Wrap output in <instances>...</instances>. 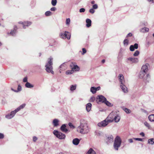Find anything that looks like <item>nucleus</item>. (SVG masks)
Listing matches in <instances>:
<instances>
[{
	"label": "nucleus",
	"instance_id": "obj_1",
	"mask_svg": "<svg viewBox=\"0 0 154 154\" xmlns=\"http://www.w3.org/2000/svg\"><path fill=\"white\" fill-rule=\"evenodd\" d=\"M78 131L83 134H87L89 131L86 121L84 119H81L80 122V125L77 128Z\"/></svg>",
	"mask_w": 154,
	"mask_h": 154
},
{
	"label": "nucleus",
	"instance_id": "obj_2",
	"mask_svg": "<svg viewBox=\"0 0 154 154\" xmlns=\"http://www.w3.org/2000/svg\"><path fill=\"white\" fill-rule=\"evenodd\" d=\"M108 118L110 122H112L114 121L115 122H118L120 119V116L118 113V112L116 111H112L109 115Z\"/></svg>",
	"mask_w": 154,
	"mask_h": 154
},
{
	"label": "nucleus",
	"instance_id": "obj_3",
	"mask_svg": "<svg viewBox=\"0 0 154 154\" xmlns=\"http://www.w3.org/2000/svg\"><path fill=\"white\" fill-rule=\"evenodd\" d=\"M26 105V104L25 103H23L20 105L14 110L11 111L10 113L6 115L5 116V118L8 119H12L16 113L20 111L21 109L24 108Z\"/></svg>",
	"mask_w": 154,
	"mask_h": 154
},
{
	"label": "nucleus",
	"instance_id": "obj_4",
	"mask_svg": "<svg viewBox=\"0 0 154 154\" xmlns=\"http://www.w3.org/2000/svg\"><path fill=\"white\" fill-rule=\"evenodd\" d=\"M53 59L50 57L48 59V62L45 65V70L48 73H51L52 74H54V72L53 70Z\"/></svg>",
	"mask_w": 154,
	"mask_h": 154
},
{
	"label": "nucleus",
	"instance_id": "obj_5",
	"mask_svg": "<svg viewBox=\"0 0 154 154\" xmlns=\"http://www.w3.org/2000/svg\"><path fill=\"white\" fill-rule=\"evenodd\" d=\"M122 140L120 137L117 136L115 139L114 143V147L115 150H118L120 146Z\"/></svg>",
	"mask_w": 154,
	"mask_h": 154
},
{
	"label": "nucleus",
	"instance_id": "obj_6",
	"mask_svg": "<svg viewBox=\"0 0 154 154\" xmlns=\"http://www.w3.org/2000/svg\"><path fill=\"white\" fill-rule=\"evenodd\" d=\"M139 77L140 79H143L144 81L148 82L150 79V76L149 74L141 71L139 73Z\"/></svg>",
	"mask_w": 154,
	"mask_h": 154
},
{
	"label": "nucleus",
	"instance_id": "obj_7",
	"mask_svg": "<svg viewBox=\"0 0 154 154\" xmlns=\"http://www.w3.org/2000/svg\"><path fill=\"white\" fill-rule=\"evenodd\" d=\"M108 116L106 119L102 121V122L98 123L97 125L100 127H104L107 126L110 122Z\"/></svg>",
	"mask_w": 154,
	"mask_h": 154
},
{
	"label": "nucleus",
	"instance_id": "obj_8",
	"mask_svg": "<svg viewBox=\"0 0 154 154\" xmlns=\"http://www.w3.org/2000/svg\"><path fill=\"white\" fill-rule=\"evenodd\" d=\"M53 133L57 137L60 139H64L66 137L65 134L57 130H54Z\"/></svg>",
	"mask_w": 154,
	"mask_h": 154
},
{
	"label": "nucleus",
	"instance_id": "obj_9",
	"mask_svg": "<svg viewBox=\"0 0 154 154\" xmlns=\"http://www.w3.org/2000/svg\"><path fill=\"white\" fill-rule=\"evenodd\" d=\"M60 36L61 38L70 39L71 37V34L67 31H65L64 32H61L60 34Z\"/></svg>",
	"mask_w": 154,
	"mask_h": 154
},
{
	"label": "nucleus",
	"instance_id": "obj_10",
	"mask_svg": "<svg viewBox=\"0 0 154 154\" xmlns=\"http://www.w3.org/2000/svg\"><path fill=\"white\" fill-rule=\"evenodd\" d=\"M70 67L72 69L74 72L75 71H79V67L74 63L72 62L70 65Z\"/></svg>",
	"mask_w": 154,
	"mask_h": 154
},
{
	"label": "nucleus",
	"instance_id": "obj_11",
	"mask_svg": "<svg viewBox=\"0 0 154 154\" xmlns=\"http://www.w3.org/2000/svg\"><path fill=\"white\" fill-rule=\"evenodd\" d=\"M18 23L20 24H22L23 26V28L24 29H26V26L28 27L30 26L32 24V23L30 21H26L24 22H22V21H20L18 22Z\"/></svg>",
	"mask_w": 154,
	"mask_h": 154
},
{
	"label": "nucleus",
	"instance_id": "obj_12",
	"mask_svg": "<svg viewBox=\"0 0 154 154\" xmlns=\"http://www.w3.org/2000/svg\"><path fill=\"white\" fill-rule=\"evenodd\" d=\"M97 99L98 100L99 102L104 103L106 100V98L102 95H99L97 96Z\"/></svg>",
	"mask_w": 154,
	"mask_h": 154
},
{
	"label": "nucleus",
	"instance_id": "obj_13",
	"mask_svg": "<svg viewBox=\"0 0 154 154\" xmlns=\"http://www.w3.org/2000/svg\"><path fill=\"white\" fill-rule=\"evenodd\" d=\"M113 137L112 135L108 136L106 138V141L107 144L112 143L113 142Z\"/></svg>",
	"mask_w": 154,
	"mask_h": 154
},
{
	"label": "nucleus",
	"instance_id": "obj_14",
	"mask_svg": "<svg viewBox=\"0 0 154 154\" xmlns=\"http://www.w3.org/2000/svg\"><path fill=\"white\" fill-rule=\"evenodd\" d=\"M100 87L98 86L97 88L94 87H92L90 89V91L93 94H94L97 91L100 90Z\"/></svg>",
	"mask_w": 154,
	"mask_h": 154
},
{
	"label": "nucleus",
	"instance_id": "obj_15",
	"mask_svg": "<svg viewBox=\"0 0 154 154\" xmlns=\"http://www.w3.org/2000/svg\"><path fill=\"white\" fill-rule=\"evenodd\" d=\"M149 66V64L148 63H146L145 65L143 66L142 67L141 71L147 73L148 70V66Z\"/></svg>",
	"mask_w": 154,
	"mask_h": 154
},
{
	"label": "nucleus",
	"instance_id": "obj_16",
	"mask_svg": "<svg viewBox=\"0 0 154 154\" xmlns=\"http://www.w3.org/2000/svg\"><path fill=\"white\" fill-rule=\"evenodd\" d=\"M127 60L132 63H137L138 62V59L137 58L130 57L128 58Z\"/></svg>",
	"mask_w": 154,
	"mask_h": 154
},
{
	"label": "nucleus",
	"instance_id": "obj_17",
	"mask_svg": "<svg viewBox=\"0 0 154 154\" xmlns=\"http://www.w3.org/2000/svg\"><path fill=\"white\" fill-rule=\"evenodd\" d=\"M119 79L120 82L121 84H125V81L124 79V77L122 74H120L118 77Z\"/></svg>",
	"mask_w": 154,
	"mask_h": 154
},
{
	"label": "nucleus",
	"instance_id": "obj_18",
	"mask_svg": "<svg viewBox=\"0 0 154 154\" xmlns=\"http://www.w3.org/2000/svg\"><path fill=\"white\" fill-rule=\"evenodd\" d=\"M66 68V63H64L61 64L59 67L60 72L61 73V71L65 70Z\"/></svg>",
	"mask_w": 154,
	"mask_h": 154
},
{
	"label": "nucleus",
	"instance_id": "obj_19",
	"mask_svg": "<svg viewBox=\"0 0 154 154\" xmlns=\"http://www.w3.org/2000/svg\"><path fill=\"white\" fill-rule=\"evenodd\" d=\"M138 48V45L137 43H135L134 45H131L130 47V50L131 51H133L134 50V49H137Z\"/></svg>",
	"mask_w": 154,
	"mask_h": 154
},
{
	"label": "nucleus",
	"instance_id": "obj_20",
	"mask_svg": "<svg viewBox=\"0 0 154 154\" xmlns=\"http://www.w3.org/2000/svg\"><path fill=\"white\" fill-rule=\"evenodd\" d=\"M16 26L14 27V30H11L10 33L8 32L7 34L8 35H11L12 36H14L17 33Z\"/></svg>",
	"mask_w": 154,
	"mask_h": 154
},
{
	"label": "nucleus",
	"instance_id": "obj_21",
	"mask_svg": "<svg viewBox=\"0 0 154 154\" xmlns=\"http://www.w3.org/2000/svg\"><path fill=\"white\" fill-rule=\"evenodd\" d=\"M125 84H121L120 87L123 91L124 93H127L128 91V88L124 85Z\"/></svg>",
	"mask_w": 154,
	"mask_h": 154
},
{
	"label": "nucleus",
	"instance_id": "obj_22",
	"mask_svg": "<svg viewBox=\"0 0 154 154\" xmlns=\"http://www.w3.org/2000/svg\"><path fill=\"white\" fill-rule=\"evenodd\" d=\"M59 120L58 119H55L52 122V124L54 127H57L59 125Z\"/></svg>",
	"mask_w": 154,
	"mask_h": 154
},
{
	"label": "nucleus",
	"instance_id": "obj_23",
	"mask_svg": "<svg viewBox=\"0 0 154 154\" xmlns=\"http://www.w3.org/2000/svg\"><path fill=\"white\" fill-rule=\"evenodd\" d=\"M66 125L65 124L63 125L60 127L61 130L63 132L66 133L68 131V130L66 128Z\"/></svg>",
	"mask_w": 154,
	"mask_h": 154
},
{
	"label": "nucleus",
	"instance_id": "obj_24",
	"mask_svg": "<svg viewBox=\"0 0 154 154\" xmlns=\"http://www.w3.org/2000/svg\"><path fill=\"white\" fill-rule=\"evenodd\" d=\"M80 142V140L77 138H75L74 139L72 140V143L75 146H77L79 144Z\"/></svg>",
	"mask_w": 154,
	"mask_h": 154
},
{
	"label": "nucleus",
	"instance_id": "obj_25",
	"mask_svg": "<svg viewBox=\"0 0 154 154\" xmlns=\"http://www.w3.org/2000/svg\"><path fill=\"white\" fill-rule=\"evenodd\" d=\"M86 154H97L95 151L92 148H90L88 150Z\"/></svg>",
	"mask_w": 154,
	"mask_h": 154
},
{
	"label": "nucleus",
	"instance_id": "obj_26",
	"mask_svg": "<svg viewBox=\"0 0 154 154\" xmlns=\"http://www.w3.org/2000/svg\"><path fill=\"white\" fill-rule=\"evenodd\" d=\"M86 26L87 27H89L91 26V21L89 19H87L86 20Z\"/></svg>",
	"mask_w": 154,
	"mask_h": 154
},
{
	"label": "nucleus",
	"instance_id": "obj_27",
	"mask_svg": "<svg viewBox=\"0 0 154 154\" xmlns=\"http://www.w3.org/2000/svg\"><path fill=\"white\" fill-rule=\"evenodd\" d=\"M91 104L90 103H89L87 104L86 105V109L88 112H89L91 109Z\"/></svg>",
	"mask_w": 154,
	"mask_h": 154
},
{
	"label": "nucleus",
	"instance_id": "obj_28",
	"mask_svg": "<svg viewBox=\"0 0 154 154\" xmlns=\"http://www.w3.org/2000/svg\"><path fill=\"white\" fill-rule=\"evenodd\" d=\"M25 86L26 88H32L34 87V85L29 82H27L25 85Z\"/></svg>",
	"mask_w": 154,
	"mask_h": 154
},
{
	"label": "nucleus",
	"instance_id": "obj_29",
	"mask_svg": "<svg viewBox=\"0 0 154 154\" xmlns=\"http://www.w3.org/2000/svg\"><path fill=\"white\" fill-rule=\"evenodd\" d=\"M149 120L151 122H154V114L150 115L148 117Z\"/></svg>",
	"mask_w": 154,
	"mask_h": 154
},
{
	"label": "nucleus",
	"instance_id": "obj_30",
	"mask_svg": "<svg viewBox=\"0 0 154 154\" xmlns=\"http://www.w3.org/2000/svg\"><path fill=\"white\" fill-rule=\"evenodd\" d=\"M76 88V85H72L70 86V90L72 91H73L75 90Z\"/></svg>",
	"mask_w": 154,
	"mask_h": 154
},
{
	"label": "nucleus",
	"instance_id": "obj_31",
	"mask_svg": "<svg viewBox=\"0 0 154 154\" xmlns=\"http://www.w3.org/2000/svg\"><path fill=\"white\" fill-rule=\"evenodd\" d=\"M148 143L151 144L153 145L154 144V138H151L148 140Z\"/></svg>",
	"mask_w": 154,
	"mask_h": 154
},
{
	"label": "nucleus",
	"instance_id": "obj_32",
	"mask_svg": "<svg viewBox=\"0 0 154 154\" xmlns=\"http://www.w3.org/2000/svg\"><path fill=\"white\" fill-rule=\"evenodd\" d=\"M123 110L127 114H129L131 113V110L126 108H123Z\"/></svg>",
	"mask_w": 154,
	"mask_h": 154
},
{
	"label": "nucleus",
	"instance_id": "obj_33",
	"mask_svg": "<svg viewBox=\"0 0 154 154\" xmlns=\"http://www.w3.org/2000/svg\"><path fill=\"white\" fill-rule=\"evenodd\" d=\"M71 20L69 18H66V24L67 26H69Z\"/></svg>",
	"mask_w": 154,
	"mask_h": 154
},
{
	"label": "nucleus",
	"instance_id": "obj_34",
	"mask_svg": "<svg viewBox=\"0 0 154 154\" xmlns=\"http://www.w3.org/2000/svg\"><path fill=\"white\" fill-rule=\"evenodd\" d=\"M125 46H127L129 44V41L127 39H125L123 42Z\"/></svg>",
	"mask_w": 154,
	"mask_h": 154
},
{
	"label": "nucleus",
	"instance_id": "obj_35",
	"mask_svg": "<svg viewBox=\"0 0 154 154\" xmlns=\"http://www.w3.org/2000/svg\"><path fill=\"white\" fill-rule=\"evenodd\" d=\"M73 72H74L72 69L70 70H68L66 71V75H70L72 74L73 73Z\"/></svg>",
	"mask_w": 154,
	"mask_h": 154
},
{
	"label": "nucleus",
	"instance_id": "obj_36",
	"mask_svg": "<svg viewBox=\"0 0 154 154\" xmlns=\"http://www.w3.org/2000/svg\"><path fill=\"white\" fill-rule=\"evenodd\" d=\"M45 15L46 16H50L52 15V13L50 11H48L45 12Z\"/></svg>",
	"mask_w": 154,
	"mask_h": 154
},
{
	"label": "nucleus",
	"instance_id": "obj_37",
	"mask_svg": "<svg viewBox=\"0 0 154 154\" xmlns=\"http://www.w3.org/2000/svg\"><path fill=\"white\" fill-rule=\"evenodd\" d=\"M144 125H145L147 127L148 129H149L151 128V126L149 123L147 122H144Z\"/></svg>",
	"mask_w": 154,
	"mask_h": 154
},
{
	"label": "nucleus",
	"instance_id": "obj_38",
	"mask_svg": "<svg viewBox=\"0 0 154 154\" xmlns=\"http://www.w3.org/2000/svg\"><path fill=\"white\" fill-rule=\"evenodd\" d=\"M57 3V0H52L51 3L53 6H55L56 5Z\"/></svg>",
	"mask_w": 154,
	"mask_h": 154
},
{
	"label": "nucleus",
	"instance_id": "obj_39",
	"mask_svg": "<svg viewBox=\"0 0 154 154\" xmlns=\"http://www.w3.org/2000/svg\"><path fill=\"white\" fill-rule=\"evenodd\" d=\"M22 90V87L20 85H19L18 86L17 90L16 91H17V92L21 91Z\"/></svg>",
	"mask_w": 154,
	"mask_h": 154
},
{
	"label": "nucleus",
	"instance_id": "obj_40",
	"mask_svg": "<svg viewBox=\"0 0 154 154\" xmlns=\"http://www.w3.org/2000/svg\"><path fill=\"white\" fill-rule=\"evenodd\" d=\"M139 54V52L137 50L133 54V56L134 57L138 56Z\"/></svg>",
	"mask_w": 154,
	"mask_h": 154
},
{
	"label": "nucleus",
	"instance_id": "obj_41",
	"mask_svg": "<svg viewBox=\"0 0 154 154\" xmlns=\"http://www.w3.org/2000/svg\"><path fill=\"white\" fill-rule=\"evenodd\" d=\"M104 103H105L108 106H111V103H110L109 101H107L106 100V101H105Z\"/></svg>",
	"mask_w": 154,
	"mask_h": 154
},
{
	"label": "nucleus",
	"instance_id": "obj_42",
	"mask_svg": "<svg viewBox=\"0 0 154 154\" xmlns=\"http://www.w3.org/2000/svg\"><path fill=\"white\" fill-rule=\"evenodd\" d=\"M98 8V6L97 4H94L92 6V8L94 9H97Z\"/></svg>",
	"mask_w": 154,
	"mask_h": 154
},
{
	"label": "nucleus",
	"instance_id": "obj_43",
	"mask_svg": "<svg viewBox=\"0 0 154 154\" xmlns=\"http://www.w3.org/2000/svg\"><path fill=\"white\" fill-rule=\"evenodd\" d=\"M68 125L70 128H75V127L71 123H69Z\"/></svg>",
	"mask_w": 154,
	"mask_h": 154
},
{
	"label": "nucleus",
	"instance_id": "obj_44",
	"mask_svg": "<svg viewBox=\"0 0 154 154\" xmlns=\"http://www.w3.org/2000/svg\"><path fill=\"white\" fill-rule=\"evenodd\" d=\"M94 9L93 8H91L89 10V12L92 14H94L95 12Z\"/></svg>",
	"mask_w": 154,
	"mask_h": 154
},
{
	"label": "nucleus",
	"instance_id": "obj_45",
	"mask_svg": "<svg viewBox=\"0 0 154 154\" xmlns=\"http://www.w3.org/2000/svg\"><path fill=\"white\" fill-rule=\"evenodd\" d=\"M85 11V9L84 8H81L79 10V12L80 13L84 12Z\"/></svg>",
	"mask_w": 154,
	"mask_h": 154
},
{
	"label": "nucleus",
	"instance_id": "obj_46",
	"mask_svg": "<svg viewBox=\"0 0 154 154\" xmlns=\"http://www.w3.org/2000/svg\"><path fill=\"white\" fill-rule=\"evenodd\" d=\"M82 55H84L85 54L86 52V49L85 48H83L82 49Z\"/></svg>",
	"mask_w": 154,
	"mask_h": 154
},
{
	"label": "nucleus",
	"instance_id": "obj_47",
	"mask_svg": "<svg viewBox=\"0 0 154 154\" xmlns=\"http://www.w3.org/2000/svg\"><path fill=\"white\" fill-rule=\"evenodd\" d=\"M133 139H135V140H138L139 141H143V139L142 138H133Z\"/></svg>",
	"mask_w": 154,
	"mask_h": 154
},
{
	"label": "nucleus",
	"instance_id": "obj_48",
	"mask_svg": "<svg viewBox=\"0 0 154 154\" xmlns=\"http://www.w3.org/2000/svg\"><path fill=\"white\" fill-rule=\"evenodd\" d=\"M23 81L24 82H27V77H25L24 78L23 80Z\"/></svg>",
	"mask_w": 154,
	"mask_h": 154
},
{
	"label": "nucleus",
	"instance_id": "obj_49",
	"mask_svg": "<svg viewBox=\"0 0 154 154\" xmlns=\"http://www.w3.org/2000/svg\"><path fill=\"white\" fill-rule=\"evenodd\" d=\"M145 30L144 29V27L142 28L141 29H140V31L141 32L145 33Z\"/></svg>",
	"mask_w": 154,
	"mask_h": 154
},
{
	"label": "nucleus",
	"instance_id": "obj_50",
	"mask_svg": "<svg viewBox=\"0 0 154 154\" xmlns=\"http://www.w3.org/2000/svg\"><path fill=\"white\" fill-rule=\"evenodd\" d=\"M50 10L51 11H55L56 10V8L55 7H53L52 8H51Z\"/></svg>",
	"mask_w": 154,
	"mask_h": 154
},
{
	"label": "nucleus",
	"instance_id": "obj_51",
	"mask_svg": "<svg viewBox=\"0 0 154 154\" xmlns=\"http://www.w3.org/2000/svg\"><path fill=\"white\" fill-rule=\"evenodd\" d=\"M37 139V138L35 136H34L33 137V140L34 142H35Z\"/></svg>",
	"mask_w": 154,
	"mask_h": 154
},
{
	"label": "nucleus",
	"instance_id": "obj_52",
	"mask_svg": "<svg viewBox=\"0 0 154 154\" xmlns=\"http://www.w3.org/2000/svg\"><path fill=\"white\" fill-rule=\"evenodd\" d=\"M148 2H149L150 4L154 3V0H147Z\"/></svg>",
	"mask_w": 154,
	"mask_h": 154
},
{
	"label": "nucleus",
	"instance_id": "obj_53",
	"mask_svg": "<svg viewBox=\"0 0 154 154\" xmlns=\"http://www.w3.org/2000/svg\"><path fill=\"white\" fill-rule=\"evenodd\" d=\"M4 137V134L2 133H0V139H2Z\"/></svg>",
	"mask_w": 154,
	"mask_h": 154
},
{
	"label": "nucleus",
	"instance_id": "obj_54",
	"mask_svg": "<svg viewBox=\"0 0 154 154\" xmlns=\"http://www.w3.org/2000/svg\"><path fill=\"white\" fill-rule=\"evenodd\" d=\"M95 100V98L94 97H92L90 99V101H93Z\"/></svg>",
	"mask_w": 154,
	"mask_h": 154
},
{
	"label": "nucleus",
	"instance_id": "obj_55",
	"mask_svg": "<svg viewBox=\"0 0 154 154\" xmlns=\"http://www.w3.org/2000/svg\"><path fill=\"white\" fill-rule=\"evenodd\" d=\"M144 29L145 30V32H147L149 31V29L148 28L144 27Z\"/></svg>",
	"mask_w": 154,
	"mask_h": 154
},
{
	"label": "nucleus",
	"instance_id": "obj_56",
	"mask_svg": "<svg viewBox=\"0 0 154 154\" xmlns=\"http://www.w3.org/2000/svg\"><path fill=\"white\" fill-rule=\"evenodd\" d=\"M128 141L130 143H132L133 142L132 139H130L128 140Z\"/></svg>",
	"mask_w": 154,
	"mask_h": 154
},
{
	"label": "nucleus",
	"instance_id": "obj_57",
	"mask_svg": "<svg viewBox=\"0 0 154 154\" xmlns=\"http://www.w3.org/2000/svg\"><path fill=\"white\" fill-rule=\"evenodd\" d=\"M142 24L144 26H146L147 24V23L146 21H144L143 23Z\"/></svg>",
	"mask_w": 154,
	"mask_h": 154
},
{
	"label": "nucleus",
	"instance_id": "obj_58",
	"mask_svg": "<svg viewBox=\"0 0 154 154\" xmlns=\"http://www.w3.org/2000/svg\"><path fill=\"white\" fill-rule=\"evenodd\" d=\"M140 135L142 137H143L145 136V134L144 133L142 132L140 133Z\"/></svg>",
	"mask_w": 154,
	"mask_h": 154
},
{
	"label": "nucleus",
	"instance_id": "obj_59",
	"mask_svg": "<svg viewBox=\"0 0 154 154\" xmlns=\"http://www.w3.org/2000/svg\"><path fill=\"white\" fill-rule=\"evenodd\" d=\"M132 35V34L131 33H129L127 35V37H128V36H131Z\"/></svg>",
	"mask_w": 154,
	"mask_h": 154
},
{
	"label": "nucleus",
	"instance_id": "obj_60",
	"mask_svg": "<svg viewBox=\"0 0 154 154\" xmlns=\"http://www.w3.org/2000/svg\"><path fill=\"white\" fill-rule=\"evenodd\" d=\"M11 89L12 91H14V92H17V91H16V90L12 88H11Z\"/></svg>",
	"mask_w": 154,
	"mask_h": 154
},
{
	"label": "nucleus",
	"instance_id": "obj_61",
	"mask_svg": "<svg viewBox=\"0 0 154 154\" xmlns=\"http://www.w3.org/2000/svg\"><path fill=\"white\" fill-rule=\"evenodd\" d=\"M96 134L97 135H100V132H96Z\"/></svg>",
	"mask_w": 154,
	"mask_h": 154
},
{
	"label": "nucleus",
	"instance_id": "obj_62",
	"mask_svg": "<svg viewBox=\"0 0 154 154\" xmlns=\"http://www.w3.org/2000/svg\"><path fill=\"white\" fill-rule=\"evenodd\" d=\"M95 3V2L94 1H92L91 2V3L92 4H94Z\"/></svg>",
	"mask_w": 154,
	"mask_h": 154
},
{
	"label": "nucleus",
	"instance_id": "obj_63",
	"mask_svg": "<svg viewBox=\"0 0 154 154\" xmlns=\"http://www.w3.org/2000/svg\"><path fill=\"white\" fill-rule=\"evenodd\" d=\"M105 62V60H102V62L103 63Z\"/></svg>",
	"mask_w": 154,
	"mask_h": 154
},
{
	"label": "nucleus",
	"instance_id": "obj_64",
	"mask_svg": "<svg viewBox=\"0 0 154 154\" xmlns=\"http://www.w3.org/2000/svg\"><path fill=\"white\" fill-rule=\"evenodd\" d=\"M153 36L154 37V33L153 34Z\"/></svg>",
	"mask_w": 154,
	"mask_h": 154
}]
</instances>
